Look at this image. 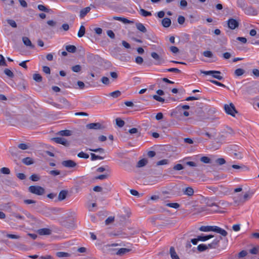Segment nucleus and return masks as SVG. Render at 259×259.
I'll use <instances>...</instances> for the list:
<instances>
[{
    "mask_svg": "<svg viewBox=\"0 0 259 259\" xmlns=\"http://www.w3.org/2000/svg\"><path fill=\"white\" fill-rule=\"evenodd\" d=\"M29 192L37 195H42L45 193L44 188L39 186H31L28 188Z\"/></svg>",
    "mask_w": 259,
    "mask_h": 259,
    "instance_id": "1",
    "label": "nucleus"
},
{
    "mask_svg": "<svg viewBox=\"0 0 259 259\" xmlns=\"http://www.w3.org/2000/svg\"><path fill=\"white\" fill-rule=\"evenodd\" d=\"M224 109L225 112L233 117L235 116V113H237L238 112L236 110L234 105L231 103L230 104H225L224 105Z\"/></svg>",
    "mask_w": 259,
    "mask_h": 259,
    "instance_id": "2",
    "label": "nucleus"
},
{
    "mask_svg": "<svg viewBox=\"0 0 259 259\" xmlns=\"http://www.w3.org/2000/svg\"><path fill=\"white\" fill-rule=\"evenodd\" d=\"M252 195V193L249 192L245 193L243 196L242 197H240L238 198H237L236 197H234L233 200L234 202L235 203H244L247 200H248L250 198L251 196Z\"/></svg>",
    "mask_w": 259,
    "mask_h": 259,
    "instance_id": "3",
    "label": "nucleus"
},
{
    "mask_svg": "<svg viewBox=\"0 0 259 259\" xmlns=\"http://www.w3.org/2000/svg\"><path fill=\"white\" fill-rule=\"evenodd\" d=\"M151 56L155 60L154 64L156 65H160L165 62L164 59L156 52H152Z\"/></svg>",
    "mask_w": 259,
    "mask_h": 259,
    "instance_id": "4",
    "label": "nucleus"
},
{
    "mask_svg": "<svg viewBox=\"0 0 259 259\" xmlns=\"http://www.w3.org/2000/svg\"><path fill=\"white\" fill-rule=\"evenodd\" d=\"M61 104H54V105L58 108H67L69 107L70 104L69 102L64 98H61L59 100Z\"/></svg>",
    "mask_w": 259,
    "mask_h": 259,
    "instance_id": "5",
    "label": "nucleus"
},
{
    "mask_svg": "<svg viewBox=\"0 0 259 259\" xmlns=\"http://www.w3.org/2000/svg\"><path fill=\"white\" fill-rule=\"evenodd\" d=\"M52 140L57 144H60L65 146H68L69 145V143L64 138L55 137L52 138Z\"/></svg>",
    "mask_w": 259,
    "mask_h": 259,
    "instance_id": "6",
    "label": "nucleus"
},
{
    "mask_svg": "<svg viewBox=\"0 0 259 259\" xmlns=\"http://www.w3.org/2000/svg\"><path fill=\"white\" fill-rule=\"evenodd\" d=\"M230 192V190L222 185L218 186V194L220 196L226 195Z\"/></svg>",
    "mask_w": 259,
    "mask_h": 259,
    "instance_id": "7",
    "label": "nucleus"
},
{
    "mask_svg": "<svg viewBox=\"0 0 259 259\" xmlns=\"http://www.w3.org/2000/svg\"><path fill=\"white\" fill-rule=\"evenodd\" d=\"M243 11L248 15L256 16L257 15V11L251 6H246Z\"/></svg>",
    "mask_w": 259,
    "mask_h": 259,
    "instance_id": "8",
    "label": "nucleus"
},
{
    "mask_svg": "<svg viewBox=\"0 0 259 259\" xmlns=\"http://www.w3.org/2000/svg\"><path fill=\"white\" fill-rule=\"evenodd\" d=\"M228 26L231 29H235L239 26V22L233 18L228 20Z\"/></svg>",
    "mask_w": 259,
    "mask_h": 259,
    "instance_id": "9",
    "label": "nucleus"
},
{
    "mask_svg": "<svg viewBox=\"0 0 259 259\" xmlns=\"http://www.w3.org/2000/svg\"><path fill=\"white\" fill-rule=\"evenodd\" d=\"M211 231L219 233L223 236H226L228 234V233L226 230L216 226H211Z\"/></svg>",
    "mask_w": 259,
    "mask_h": 259,
    "instance_id": "10",
    "label": "nucleus"
},
{
    "mask_svg": "<svg viewBox=\"0 0 259 259\" xmlns=\"http://www.w3.org/2000/svg\"><path fill=\"white\" fill-rule=\"evenodd\" d=\"M222 239V237H220L219 239H215L214 240H213V241L211 243L206 245L207 249H215L217 248L219 246V243L220 240H221Z\"/></svg>",
    "mask_w": 259,
    "mask_h": 259,
    "instance_id": "11",
    "label": "nucleus"
},
{
    "mask_svg": "<svg viewBox=\"0 0 259 259\" xmlns=\"http://www.w3.org/2000/svg\"><path fill=\"white\" fill-rule=\"evenodd\" d=\"M88 129L100 130L102 128V125L99 122L91 123L86 125Z\"/></svg>",
    "mask_w": 259,
    "mask_h": 259,
    "instance_id": "12",
    "label": "nucleus"
},
{
    "mask_svg": "<svg viewBox=\"0 0 259 259\" xmlns=\"http://www.w3.org/2000/svg\"><path fill=\"white\" fill-rule=\"evenodd\" d=\"M63 166L66 167H74L76 165V163L72 160H64L62 162Z\"/></svg>",
    "mask_w": 259,
    "mask_h": 259,
    "instance_id": "13",
    "label": "nucleus"
},
{
    "mask_svg": "<svg viewBox=\"0 0 259 259\" xmlns=\"http://www.w3.org/2000/svg\"><path fill=\"white\" fill-rule=\"evenodd\" d=\"M22 41H23V42L24 43V44L26 46L29 47V48L33 49L34 48V46L33 45H32L31 40H30V39L28 37H27L26 36L23 37Z\"/></svg>",
    "mask_w": 259,
    "mask_h": 259,
    "instance_id": "14",
    "label": "nucleus"
},
{
    "mask_svg": "<svg viewBox=\"0 0 259 259\" xmlns=\"http://www.w3.org/2000/svg\"><path fill=\"white\" fill-rule=\"evenodd\" d=\"M37 233L40 235H49L52 233V231L48 228H42L37 230Z\"/></svg>",
    "mask_w": 259,
    "mask_h": 259,
    "instance_id": "15",
    "label": "nucleus"
},
{
    "mask_svg": "<svg viewBox=\"0 0 259 259\" xmlns=\"http://www.w3.org/2000/svg\"><path fill=\"white\" fill-rule=\"evenodd\" d=\"M185 195L189 196H192L194 194V190L191 187H188L183 190Z\"/></svg>",
    "mask_w": 259,
    "mask_h": 259,
    "instance_id": "16",
    "label": "nucleus"
},
{
    "mask_svg": "<svg viewBox=\"0 0 259 259\" xmlns=\"http://www.w3.org/2000/svg\"><path fill=\"white\" fill-rule=\"evenodd\" d=\"M67 194H68L67 191L61 190L58 195V200L59 201H62V200H64L66 198Z\"/></svg>",
    "mask_w": 259,
    "mask_h": 259,
    "instance_id": "17",
    "label": "nucleus"
},
{
    "mask_svg": "<svg viewBox=\"0 0 259 259\" xmlns=\"http://www.w3.org/2000/svg\"><path fill=\"white\" fill-rule=\"evenodd\" d=\"M169 254L172 259H180L176 252L175 248L172 246L170 248Z\"/></svg>",
    "mask_w": 259,
    "mask_h": 259,
    "instance_id": "18",
    "label": "nucleus"
},
{
    "mask_svg": "<svg viewBox=\"0 0 259 259\" xmlns=\"http://www.w3.org/2000/svg\"><path fill=\"white\" fill-rule=\"evenodd\" d=\"M161 23L163 27H168L171 25V20L168 18H164L162 20Z\"/></svg>",
    "mask_w": 259,
    "mask_h": 259,
    "instance_id": "19",
    "label": "nucleus"
},
{
    "mask_svg": "<svg viewBox=\"0 0 259 259\" xmlns=\"http://www.w3.org/2000/svg\"><path fill=\"white\" fill-rule=\"evenodd\" d=\"M91 8L90 7H86L81 9L80 11V17L82 18L90 11Z\"/></svg>",
    "mask_w": 259,
    "mask_h": 259,
    "instance_id": "20",
    "label": "nucleus"
},
{
    "mask_svg": "<svg viewBox=\"0 0 259 259\" xmlns=\"http://www.w3.org/2000/svg\"><path fill=\"white\" fill-rule=\"evenodd\" d=\"M136 26L137 29L139 30V31L143 33H146L147 32V29L142 23H137L136 24Z\"/></svg>",
    "mask_w": 259,
    "mask_h": 259,
    "instance_id": "21",
    "label": "nucleus"
},
{
    "mask_svg": "<svg viewBox=\"0 0 259 259\" xmlns=\"http://www.w3.org/2000/svg\"><path fill=\"white\" fill-rule=\"evenodd\" d=\"M132 249L125 248H121L118 249V250L116 252V254L119 255H123L126 253L130 252Z\"/></svg>",
    "mask_w": 259,
    "mask_h": 259,
    "instance_id": "22",
    "label": "nucleus"
},
{
    "mask_svg": "<svg viewBox=\"0 0 259 259\" xmlns=\"http://www.w3.org/2000/svg\"><path fill=\"white\" fill-rule=\"evenodd\" d=\"M237 5L238 7L241 8L243 10H244L247 6V5L244 0H237Z\"/></svg>",
    "mask_w": 259,
    "mask_h": 259,
    "instance_id": "23",
    "label": "nucleus"
},
{
    "mask_svg": "<svg viewBox=\"0 0 259 259\" xmlns=\"http://www.w3.org/2000/svg\"><path fill=\"white\" fill-rule=\"evenodd\" d=\"M58 134L62 136H69L72 135V132L70 130H63L60 131Z\"/></svg>",
    "mask_w": 259,
    "mask_h": 259,
    "instance_id": "24",
    "label": "nucleus"
},
{
    "mask_svg": "<svg viewBox=\"0 0 259 259\" xmlns=\"http://www.w3.org/2000/svg\"><path fill=\"white\" fill-rule=\"evenodd\" d=\"M66 50L69 53H74L76 51V48L73 45H68L66 46Z\"/></svg>",
    "mask_w": 259,
    "mask_h": 259,
    "instance_id": "25",
    "label": "nucleus"
},
{
    "mask_svg": "<svg viewBox=\"0 0 259 259\" xmlns=\"http://www.w3.org/2000/svg\"><path fill=\"white\" fill-rule=\"evenodd\" d=\"M85 32V28L84 26L83 25H81L80 27V28L79 29V31L78 32V33H77L78 37H82L84 35Z\"/></svg>",
    "mask_w": 259,
    "mask_h": 259,
    "instance_id": "26",
    "label": "nucleus"
},
{
    "mask_svg": "<svg viewBox=\"0 0 259 259\" xmlns=\"http://www.w3.org/2000/svg\"><path fill=\"white\" fill-rule=\"evenodd\" d=\"M11 215L19 220L24 221L25 220L24 216L15 212H12Z\"/></svg>",
    "mask_w": 259,
    "mask_h": 259,
    "instance_id": "27",
    "label": "nucleus"
},
{
    "mask_svg": "<svg viewBox=\"0 0 259 259\" xmlns=\"http://www.w3.org/2000/svg\"><path fill=\"white\" fill-rule=\"evenodd\" d=\"M201 73L205 75H212L213 74H221V72L219 71L210 70V71H201Z\"/></svg>",
    "mask_w": 259,
    "mask_h": 259,
    "instance_id": "28",
    "label": "nucleus"
},
{
    "mask_svg": "<svg viewBox=\"0 0 259 259\" xmlns=\"http://www.w3.org/2000/svg\"><path fill=\"white\" fill-rule=\"evenodd\" d=\"M22 162L27 165H29L33 164V161L30 157H26L22 159Z\"/></svg>",
    "mask_w": 259,
    "mask_h": 259,
    "instance_id": "29",
    "label": "nucleus"
},
{
    "mask_svg": "<svg viewBox=\"0 0 259 259\" xmlns=\"http://www.w3.org/2000/svg\"><path fill=\"white\" fill-rule=\"evenodd\" d=\"M22 211L23 213L29 219H30L32 221H35L36 219L32 215L30 212L26 210H22Z\"/></svg>",
    "mask_w": 259,
    "mask_h": 259,
    "instance_id": "30",
    "label": "nucleus"
},
{
    "mask_svg": "<svg viewBox=\"0 0 259 259\" xmlns=\"http://www.w3.org/2000/svg\"><path fill=\"white\" fill-rule=\"evenodd\" d=\"M199 230L202 232H210L211 231V226H202L199 228Z\"/></svg>",
    "mask_w": 259,
    "mask_h": 259,
    "instance_id": "31",
    "label": "nucleus"
},
{
    "mask_svg": "<svg viewBox=\"0 0 259 259\" xmlns=\"http://www.w3.org/2000/svg\"><path fill=\"white\" fill-rule=\"evenodd\" d=\"M148 163V160L146 159L143 158L139 160L137 163V167H141L144 166Z\"/></svg>",
    "mask_w": 259,
    "mask_h": 259,
    "instance_id": "32",
    "label": "nucleus"
},
{
    "mask_svg": "<svg viewBox=\"0 0 259 259\" xmlns=\"http://www.w3.org/2000/svg\"><path fill=\"white\" fill-rule=\"evenodd\" d=\"M33 79L37 82H40L42 81V76L38 73H35L33 75Z\"/></svg>",
    "mask_w": 259,
    "mask_h": 259,
    "instance_id": "33",
    "label": "nucleus"
},
{
    "mask_svg": "<svg viewBox=\"0 0 259 259\" xmlns=\"http://www.w3.org/2000/svg\"><path fill=\"white\" fill-rule=\"evenodd\" d=\"M139 12H140V14L144 17L150 16H151V15H152V14L150 12L147 11L143 9H141L140 10Z\"/></svg>",
    "mask_w": 259,
    "mask_h": 259,
    "instance_id": "34",
    "label": "nucleus"
},
{
    "mask_svg": "<svg viewBox=\"0 0 259 259\" xmlns=\"http://www.w3.org/2000/svg\"><path fill=\"white\" fill-rule=\"evenodd\" d=\"M202 54L204 57H207V58H215L214 56L213 53L210 51H204L203 52Z\"/></svg>",
    "mask_w": 259,
    "mask_h": 259,
    "instance_id": "35",
    "label": "nucleus"
},
{
    "mask_svg": "<svg viewBox=\"0 0 259 259\" xmlns=\"http://www.w3.org/2000/svg\"><path fill=\"white\" fill-rule=\"evenodd\" d=\"M56 255L59 257H70L71 254L65 252H57Z\"/></svg>",
    "mask_w": 259,
    "mask_h": 259,
    "instance_id": "36",
    "label": "nucleus"
},
{
    "mask_svg": "<svg viewBox=\"0 0 259 259\" xmlns=\"http://www.w3.org/2000/svg\"><path fill=\"white\" fill-rule=\"evenodd\" d=\"M207 249V247L206 244H201L198 245L197 250L199 252H203Z\"/></svg>",
    "mask_w": 259,
    "mask_h": 259,
    "instance_id": "37",
    "label": "nucleus"
},
{
    "mask_svg": "<svg viewBox=\"0 0 259 259\" xmlns=\"http://www.w3.org/2000/svg\"><path fill=\"white\" fill-rule=\"evenodd\" d=\"M116 124L118 126H119L120 127H122V126H124V125L125 124V122L123 120H122L121 118H117L116 119Z\"/></svg>",
    "mask_w": 259,
    "mask_h": 259,
    "instance_id": "38",
    "label": "nucleus"
},
{
    "mask_svg": "<svg viewBox=\"0 0 259 259\" xmlns=\"http://www.w3.org/2000/svg\"><path fill=\"white\" fill-rule=\"evenodd\" d=\"M245 73V70L241 68H238L235 71V74L237 76L242 75Z\"/></svg>",
    "mask_w": 259,
    "mask_h": 259,
    "instance_id": "39",
    "label": "nucleus"
},
{
    "mask_svg": "<svg viewBox=\"0 0 259 259\" xmlns=\"http://www.w3.org/2000/svg\"><path fill=\"white\" fill-rule=\"evenodd\" d=\"M91 158L92 161L96 160L97 159H103L104 158L103 157L99 155H96L95 154L93 153L91 154Z\"/></svg>",
    "mask_w": 259,
    "mask_h": 259,
    "instance_id": "40",
    "label": "nucleus"
},
{
    "mask_svg": "<svg viewBox=\"0 0 259 259\" xmlns=\"http://www.w3.org/2000/svg\"><path fill=\"white\" fill-rule=\"evenodd\" d=\"M37 8L39 10H40L41 11L45 12L46 13H49L50 12V9H48L45 6H44L42 5H38Z\"/></svg>",
    "mask_w": 259,
    "mask_h": 259,
    "instance_id": "41",
    "label": "nucleus"
},
{
    "mask_svg": "<svg viewBox=\"0 0 259 259\" xmlns=\"http://www.w3.org/2000/svg\"><path fill=\"white\" fill-rule=\"evenodd\" d=\"M7 21L8 23L13 28H16L17 27V24L14 20L12 19H7Z\"/></svg>",
    "mask_w": 259,
    "mask_h": 259,
    "instance_id": "42",
    "label": "nucleus"
},
{
    "mask_svg": "<svg viewBox=\"0 0 259 259\" xmlns=\"http://www.w3.org/2000/svg\"><path fill=\"white\" fill-rule=\"evenodd\" d=\"M81 67L79 65H76L71 67L72 70L74 72H79L81 70Z\"/></svg>",
    "mask_w": 259,
    "mask_h": 259,
    "instance_id": "43",
    "label": "nucleus"
},
{
    "mask_svg": "<svg viewBox=\"0 0 259 259\" xmlns=\"http://www.w3.org/2000/svg\"><path fill=\"white\" fill-rule=\"evenodd\" d=\"M121 95V92L119 91H115L110 93V95L113 98H117Z\"/></svg>",
    "mask_w": 259,
    "mask_h": 259,
    "instance_id": "44",
    "label": "nucleus"
},
{
    "mask_svg": "<svg viewBox=\"0 0 259 259\" xmlns=\"http://www.w3.org/2000/svg\"><path fill=\"white\" fill-rule=\"evenodd\" d=\"M77 156L79 158L88 159L89 157L88 154L85 153L83 152H80L77 154Z\"/></svg>",
    "mask_w": 259,
    "mask_h": 259,
    "instance_id": "45",
    "label": "nucleus"
},
{
    "mask_svg": "<svg viewBox=\"0 0 259 259\" xmlns=\"http://www.w3.org/2000/svg\"><path fill=\"white\" fill-rule=\"evenodd\" d=\"M166 206L175 208H178L180 206V204L178 203H167Z\"/></svg>",
    "mask_w": 259,
    "mask_h": 259,
    "instance_id": "46",
    "label": "nucleus"
},
{
    "mask_svg": "<svg viewBox=\"0 0 259 259\" xmlns=\"http://www.w3.org/2000/svg\"><path fill=\"white\" fill-rule=\"evenodd\" d=\"M4 73L10 77H13L14 75V73L9 69H5L4 70Z\"/></svg>",
    "mask_w": 259,
    "mask_h": 259,
    "instance_id": "47",
    "label": "nucleus"
},
{
    "mask_svg": "<svg viewBox=\"0 0 259 259\" xmlns=\"http://www.w3.org/2000/svg\"><path fill=\"white\" fill-rule=\"evenodd\" d=\"M101 81L103 84L105 85H109L110 84L109 79L107 77L104 76L102 77Z\"/></svg>",
    "mask_w": 259,
    "mask_h": 259,
    "instance_id": "48",
    "label": "nucleus"
},
{
    "mask_svg": "<svg viewBox=\"0 0 259 259\" xmlns=\"http://www.w3.org/2000/svg\"><path fill=\"white\" fill-rule=\"evenodd\" d=\"M30 179L32 181L36 182L40 180V177L36 174H33L30 177Z\"/></svg>",
    "mask_w": 259,
    "mask_h": 259,
    "instance_id": "49",
    "label": "nucleus"
},
{
    "mask_svg": "<svg viewBox=\"0 0 259 259\" xmlns=\"http://www.w3.org/2000/svg\"><path fill=\"white\" fill-rule=\"evenodd\" d=\"M200 161L204 163H209L210 159L206 156H203L200 158Z\"/></svg>",
    "mask_w": 259,
    "mask_h": 259,
    "instance_id": "50",
    "label": "nucleus"
},
{
    "mask_svg": "<svg viewBox=\"0 0 259 259\" xmlns=\"http://www.w3.org/2000/svg\"><path fill=\"white\" fill-rule=\"evenodd\" d=\"M168 163V160L167 159H162L159 161H158L156 163V165H165Z\"/></svg>",
    "mask_w": 259,
    "mask_h": 259,
    "instance_id": "51",
    "label": "nucleus"
},
{
    "mask_svg": "<svg viewBox=\"0 0 259 259\" xmlns=\"http://www.w3.org/2000/svg\"><path fill=\"white\" fill-rule=\"evenodd\" d=\"M232 167L233 168L238 169H248V168L246 166H245V165H242V166H239V165H238L233 164V165H232Z\"/></svg>",
    "mask_w": 259,
    "mask_h": 259,
    "instance_id": "52",
    "label": "nucleus"
},
{
    "mask_svg": "<svg viewBox=\"0 0 259 259\" xmlns=\"http://www.w3.org/2000/svg\"><path fill=\"white\" fill-rule=\"evenodd\" d=\"M0 170L1 172L4 174L9 175L10 174V170L7 167H3Z\"/></svg>",
    "mask_w": 259,
    "mask_h": 259,
    "instance_id": "53",
    "label": "nucleus"
},
{
    "mask_svg": "<svg viewBox=\"0 0 259 259\" xmlns=\"http://www.w3.org/2000/svg\"><path fill=\"white\" fill-rule=\"evenodd\" d=\"M166 70L168 72H175L177 73H181V72L180 70L176 68H170L169 69H167Z\"/></svg>",
    "mask_w": 259,
    "mask_h": 259,
    "instance_id": "54",
    "label": "nucleus"
},
{
    "mask_svg": "<svg viewBox=\"0 0 259 259\" xmlns=\"http://www.w3.org/2000/svg\"><path fill=\"white\" fill-rule=\"evenodd\" d=\"M209 81L212 82V83L215 84V85H217L218 86H220V87H224V88H225L226 87V85L217 80H209Z\"/></svg>",
    "mask_w": 259,
    "mask_h": 259,
    "instance_id": "55",
    "label": "nucleus"
},
{
    "mask_svg": "<svg viewBox=\"0 0 259 259\" xmlns=\"http://www.w3.org/2000/svg\"><path fill=\"white\" fill-rule=\"evenodd\" d=\"M152 97L154 100H155L157 101H159L160 102H164V99L158 95H153Z\"/></svg>",
    "mask_w": 259,
    "mask_h": 259,
    "instance_id": "56",
    "label": "nucleus"
},
{
    "mask_svg": "<svg viewBox=\"0 0 259 259\" xmlns=\"http://www.w3.org/2000/svg\"><path fill=\"white\" fill-rule=\"evenodd\" d=\"M7 65L4 57L2 55L0 54V66H6Z\"/></svg>",
    "mask_w": 259,
    "mask_h": 259,
    "instance_id": "57",
    "label": "nucleus"
},
{
    "mask_svg": "<svg viewBox=\"0 0 259 259\" xmlns=\"http://www.w3.org/2000/svg\"><path fill=\"white\" fill-rule=\"evenodd\" d=\"M183 168L184 166L181 164H177L175 165L173 167V169L175 170H180Z\"/></svg>",
    "mask_w": 259,
    "mask_h": 259,
    "instance_id": "58",
    "label": "nucleus"
},
{
    "mask_svg": "<svg viewBox=\"0 0 259 259\" xmlns=\"http://www.w3.org/2000/svg\"><path fill=\"white\" fill-rule=\"evenodd\" d=\"M135 62L138 64H142L143 62V59L140 56H137L135 58Z\"/></svg>",
    "mask_w": 259,
    "mask_h": 259,
    "instance_id": "59",
    "label": "nucleus"
},
{
    "mask_svg": "<svg viewBox=\"0 0 259 259\" xmlns=\"http://www.w3.org/2000/svg\"><path fill=\"white\" fill-rule=\"evenodd\" d=\"M169 50L172 53H173L174 54H177L179 52V49L177 47H175V46L170 47L169 48Z\"/></svg>",
    "mask_w": 259,
    "mask_h": 259,
    "instance_id": "60",
    "label": "nucleus"
},
{
    "mask_svg": "<svg viewBox=\"0 0 259 259\" xmlns=\"http://www.w3.org/2000/svg\"><path fill=\"white\" fill-rule=\"evenodd\" d=\"M185 18L184 16H179L178 17V22L180 24H181V25L183 24L185 22Z\"/></svg>",
    "mask_w": 259,
    "mask_h": 259,
    "instance_id": "61",
    "label": "nucleus"
},
{
    "mask_svg": "<svg viewBox=\"0 0 259 259\" xmlns=\"http://www.w3.org/2000/svg\"><path fill=\"white\" fill-rule=\"evenodd\" d=\"M18 147L22 150H26L28 148V145L25 143H21L18 145Z\"/></svg>",
    "mask_w": 259,
    "mask_h": 259,
    "instance_id": "62",
    "label": "nucleus"
},
{
    "mask_svg": "<svg viewBox=\"0 0 259 259\" xmlns=\"http://www.w3.org/2000/svg\"><path fill=\"white\" fill-rule=\"evenodd\" d=\"M87 58L89 61H91L95 59V56L93 54L89 53L87 55Z\"/></svg>",
    "mask_w": 259,
    "mask_h": 259,
    "instance_id": "63",
    "label": "nucleus"
},
{
    "mask_svg": "<svg viewBox=\"0 0 259 259\" xmlns=\"http://www.w3.org/2000/svg\"><path fill=\"white\" fill-rule=\"evenodd\" d=\"M247 252L246 250H242L238 253V257L239 258H242L246 256Z\"/></svg>",
    "mask_w": 259,
    "mask_h": 259,
    "instance_id": "64",
    "label": "nucleus"
}]
</instances>
